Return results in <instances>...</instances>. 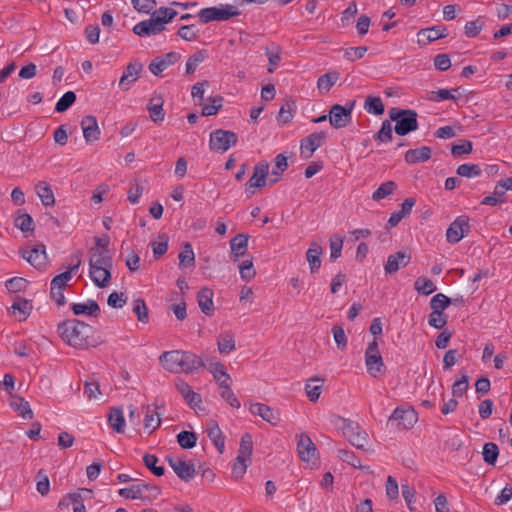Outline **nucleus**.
<instances>
[{
  "label": "nucleus",
  "mask_w": 512,
  "mask_h": 512,
  "mask_svg": "<svg viewBox=\"0 0 512 512\" xmlns=\"http://www.w3.org/2000/svg\"><path fill=\"white\" fill-rule=\"evenodd\" d=\"M57 331L62 340L74 348L87 349L101 343L93 336L94 328L78 319H67L60 322Z\"/></svg>",
  "instance_id": "nucleus-1"
},
{
  "label": "nucleus",
  "mask_w": 512,
  "mask_h": 512,
  "mask_svg": "<svg viewBox=\"0 0 512 512\" xmlns=\"http://www.w3.org/2000/svg\"><path fill=\"white\" fill-rule=\"evenodd\" d=\"M159 360L162 367L171 373H193L205 366L202 358L190 351H166Z\"/></svg>",
  "instance_id": "nucleus-2"
},
{
  "label": "nucleus",
  "mask_w": 512,
  "mask_h": 512,
  "mask_svg": "<svg viewBox=\"0 0 512 512\" xmlns=\"http://www.w3.org/2000/svg\"><path fill=\"white\" fill-rule=\"evenodd\" d=\"M391 121H395V133L399 136H405L418 129L417 112L412 109H399L393 107L388 111Z\"/></svg>",
  "instance_id": "nucleus-3"
},
{
  "label": "nucleus",
  "mask_w": 512,
  "mask_h": 512,
  "mask_svg": "<svg viewBox=\"0 0 512 512\" xmlns=\"http://www.w3.org/2000/svg\"><path fill=\"white\" fill-rule=\"evenodd\" d=\"M342 430L344 437L357 449L364 450L368 444V434L360 425L350 419L338 417L336 423Z\"/></svg>",
  "instance_id": "nucleus-4"
},
{
  "label": "nucleus",
  "mask_w": 512,
  "mask_h": 512,
  "mask_svg": "<svg viewBox=\"0 0 512 512\" xmlns=\"http://www.w3.org/2000/svg\"><path fill=\"white\" fill-rule=\"evenodd\" d=\"M238 15H240L238 8L230 4L220 5L219 7H208L201 9L198 12V17L202 23L226 21L231 17Z\"/></svg>",
  "instance_id": "nucleus-5"
},
{
  "label": "nucleus",
  "mask_w": 512,
  "mask_h": 512,
  "mask_svg": "<svg viewBox=\"0 0 512 512\" xmlns=\"http://www.w3.org/2000/svg\"><path fill=\"white\" fill-rule=\"evenodd\" d=\"M238 136L233 131L217 129L210 134L209 147L212 151L224 153L235 146Z\"/></svg>",
  "instance_id": "nucleus-6"
},
{
  "label": "nucleus",
  "mask_w": 512,
  "mask_h": 512,
  "mask_svg": "<svg viewBox=\"0 0 512 512\" xmlns=\"http://www.w3.org/2000/svg\"><path fill=\"white\" fill-rule=\"evenodd\" d=\"M365 364L367 372L374 378L384 373L385 365L376 339L370 342L366 348Z\"/></svg>",
  "instance_id": "nucleus-7"
},
{
  "label": "nucleus",
  "mask_w": 512,
  "mask_h": 512,
  "mask_svg": "<svg viewBox=\"0 0 512 512\" xmlns=\"http://www.w3.org/2000/svg\"><path fill=\"white\" fill-rule=\"evenodd\" d=\"M355 101L348 102L346 106L335 104L329 111L330 125L336 129H341L347 126L352 119V111Z\"/></svg>",
  "instance_id": "nucleus-8"
},
{
  "label": "nucleus",
  "mask_w": 512,
  "mask_h": 512,
  "mask_svg": "<svg viewBox=\"0 0 512 512\" xmlns=\"http://www.w3.org/2000/svg\"><path fill=\"white\" fill-rule=\"evenodd\" d=\"M470 232L469 217L461 215L457 217L446 231V239L451 244H456Z\"/></svg>",
  "instance_id": "nucleus-9"
},
{
  "label": "nucleus",
  "mask_w": 512,
  "mask_h": 512,
  "mask_svg": "<svg viewBox=\"0 0 512 512\" xmlns=\"http://www.w3.org/2000/svg\"><path fill=\"white\" fill-rule=\"evenodd\" d=\"M388 422L392 425L396 424L399 429H409L417 422V414L413 408L397 407Z\"/></svg>",
  "instance_id": "nucleus-10"
},
{
  "label": "nucleus",
  "mask_w": 512,
  "mask_h": 512,
  "mask_svg": "<svg viewBox=\"0 0 512 512\" xmlns=\"http://www.w3.org/2000/svg\"><path fill=\"white\" fill-rule=\"evenodd\" d=\"M167 461L175 474L183 481L188 482L195 476V465L180 458L167 456Z\"/></svg>",
  "instance_id": "nucleus-11"
},
{
  "label": "nucleus",
  "mask_w": 512,
  "mask_h": 512,
  "mask_svg": "<svg viewBox=\"0 0 512 512\" xmlns=\"http://www.w3.org/2000/svg\"><path fill=\"white\" fill-rule=\"evenodd\" d=\"M325 132H314L301 141L300 149L305 158H310L313 153L325 142Z\"/></svg>",
  "instance_id": "nucleus-12"
},
{
  "label": "nucleus",
  "mask_w": 512,
  "mask_h": 512,
  "mask_svg": "<svg viewBox=\"0 0 512 512\" xmlns=\"http://www.w3.org/2000/svg\"><path fill=\"white\" fill-rule=\"evenodd\" d=\"M20 254L37 269H42L47 264V255L44 245H37L31 250H20Z\"/></svg>",
  "instance_id": "nucleus-13"
},
{
  "label": "nucleus",
  "mask_w": 512,
  "mask_h": 512,
  "mask_svg": "<svg viewBox=\"0 0 512 512\" xmlns=\"http://www.w3.org/2000/svg\"><path fill=\"white\" fill-rule=\"evenodd\" d=\"M142 69L143 65L139 62L129 63L119 80V88L122 91H128L131 85L139 79Z\"/></svg>",
  "instance_id": "nucleus-14"
},
{
  "label": "nucleus",
  "mask_w": 512,
  "mask_h": 512,
  "mask_svg": "<svg viewBox=\"0 0 512 512\" xmlns=\"http://www.w3.org/2000/svg\"><path fill=\"white\" fill-rule=\"evenodd\" d=\"M447 35L448 30L444 25H435L429 28H424L417 33L418 43L421 45H427L430 42L445 38Z\"/></svg>",
  "instance_id": "nucleus-15"
},
{
  "label": "nucleus",
  "mask_w": 512,
  "mask_h": 512,
  "mask_svg": "<svg viewBox=\"0 0 512 512\" xmlns=\"http://www.w3.org/2000/svg\"><path fill=\"white\" fill-rule=\"evenodd\" d=\"M133 33L139 37H150L162 33L164 30L160 26V22L154 17H150L147 20H143L132 29Z\"/></svg>",
  "instance_id": "nucleus-16"
},
{
  "label": "nucleus",
  "mask_w": 512,
  "mask_h": 512,
  "mask_svg": "<svg viewBox=\"0 0 512 512\" xmlns=\"http://www.w3.org/2000/svg\"><path fill=\"white\" fill-rule=\"evenodd\" d=\"M112 268V255L110 250H100L98 248L89 249V269L93 268Z\"/></svg>",
  "instance_id": "nucleus-17"
},
{
  "label": "nucleus",
  "mask_w": 512,
  "mask_h": 512,
  "mask_svg": "<svg viewBox=\"0 0 512 512\" xmlns=\"http://www.w3.org/2000/svg\"><path fill=\"white\" fill-rule=\"evenodd\" d=\"M180 59V54L177 52L166 53L163 57L154 58L149 64L150 72L159 76L169 66L175 64Z\"/></svg>",
  "instance_id": "nucleus-18"
},
{
  "label": "nucleus",
  "mask_w": 512,
  "mask_h": 512,
  "mask_svg": "<svg viewBox=\"0 0 512 512\" xmlns=\"http://www.w3.org/2000/svg\"><path fill=\"white\" fill-rule=\"evenodd\" d=\"M411 260V255L404 251H398L388 256L387 261L384 265L386 274H394L400 268L406 267Z\"/></svg>",
  "instance_id": "nucleus-19"
},
{
  "label": "nucleus",
  "mask_w": 512,
  "mask_h": 512,
  "mask_svg": "<svg viewBox=\"0 0 512 512\" xmlns=\"http://www.w3.org/2000/svg\"><path fill=\"white\" fill-rule=\"evenodd\" d=\"M250 412L253 415L260 416L264 421L276 426L280 422V413L268 405L254 403L250 405Z\"/></svg>",
  "instance_id": "nucleus-20"
},
{
  "label": "nucleus",
  "mask_w": 512,
  "mask_h": 512,
  "mask_svg": "<svg viewBox=\"0 0 512 512\" xmlns=\"http://www.w3.org/2000/svg\"><path fill=\"white\" fill-rule=\"evenodd\" d=\"M176 389L181 393L186 403L193 409L200 406L202 399L201 396L194 392L190 385L181 378H176L175 381Z\"/></svg>",
  "instance_id": "nucleus-21"
},
{
  "label": "nucleus",
  "mask_w": 512,
  "mask_h": 512,
  "mask_svg": "<svg viewBox=\"0 0 512 512\" xmlns=\"http://www.w3.org/2000/svg\"><path fill=\"white\" fill-rule=\"evenodd\" d=\"M81 127L84 139L87 143H91L99 139L100 129L95 116L87 115L83 117Z\"/></svg>",
  "instance_id": "nucleus-22"
},
{
  "label": "nucleus",
  "mask_w": 512,
  "mask_h": 512,
  "mask_svg": "<svg viewBox=\"0 0 512 512\" xmlns=\"http://www.w3.org/2000/svg\"><path fill=\"white\" fill-rule=\"evenodd\" d=\"M163 104L164 100L160 94L153 95L147 104L149 117L155 124H159L164 121L165 112L163 110Z\"/></svg>",
  "instance_id": "nucleus-23"
},
{
  "label": "nucleus",
  "mask_w": 512,
  "mask_h": 512,
  "mask_svg": "<svg viewBox=\"0 0 512 512\" xmlns=\"http://www.w3.org/2000/svg\"><path fill=\"white\" fill-rule=\"evenodd\" d=\"M269 171V164L262 162L254 167V173L246 183L247 190L250 188H262L266 185V178Z\"/></svg>",
  "instance_id": "nucleus-24"
},
{
  "label": "nucleus",
  "mask_w": 512,
  "mask_h": 512,
  "mask_svg": "<svg viewBox=\"0 0 512 512\" xmlns=\"http://www.w3.org/2000/svg\"><path fill=\"white\" fill-rule=\"evenodd\" d=\"M316 446L307 434H301L297 442V451L301 460L309 462L315 457Z\"/></svg>",
  "instance_id": "nucleus-25"
},
{
  "label": "nucleus",
  "mask_w": 512,
  "mask_h": 512,
  "mask_svg": "<svg viewBox=\"0 0 512 512\" xmlns=\"http://www.w3.org/2000/svg\"><path fill=\"white\" fill-rule=\"evenodd\" d=\"M249 236L244 233H239L230 240L231 259L238 261L241 256H244L248 248Z\"/></svg>",
  "instance_id": "nucleus-26"
},
{
  "label": "nucleus",
  "mask_w": 512,
  "mask_h": 512,
  "mask_svg": "<svg viewBox=\"0 0 512 512\" xmlns=\"http://www.w3.org/2000/svg\"><path fill=\"white\" fill-rule=\"evenodd\" d=\"M214 292L210 288H202L197 294V302L201 311L210 316L214 312V303H213Z\"/></svg>",
  "instance_id": "nucleus-27"
},
{
  "label": "nucleus",
  "mask_w": 512,
  "mask_h": 512,
  "mask_svg": "<svg viewBox=\"0 0 512 512\" xmlns=\"http://www.w3.org/2000/svg\"><path fill=\"white\" fill-rule=\"evenodd\" d=\"M431 148L428 146H422L417 149H410L405 153V161L408 164H416L426 162L431 158Z\"/></svg>",
  "instance_id": "nucleus-28"
},
{
  "label": "nucleus",
  "mask_w": 512,
  "mask_h": 512,
  "mask_svg": "<svg viewBox=\"0 0 512 512\" xmlns=\"http://www.w3.org/2000/svg\"><path fill=\"white\" fill-rule=\"evenodd\" d=\"M324 379L320 377H311L305 384V392L309 400L315 403L323 390Z\"/></svg>",
  "instance_id": "nucleus-29"
},
{
  "label": "nucleus",
  "mask_w": 512,
  "mask_h": 512,
  "mask_svg": "<svg viewBox=\"0 0 512 512\" xmlns=\"http://www.w3.org/2000/svg\"><path fill=\"white\" fill-rule=\"evenodd\" d=\"M10 407L17 412L23 419H32L34 414L30 408L29 403L20 396H12L10 400Z\"/></svg>",
  "instance_id": "nucleus-30"
},
{
  "label": "nucleus",
  "mask_w": 512,
  "mask_h": 512,
  "mask_svg": "<svg viewBox=\"0 0 512 512\" xmlns=\"http://www.w3.org/2000/svg\"><path fill=\"white\" fill-rule=\"evenodd\" d=\"M75 315L85 314L88 316L98 317L100 314V307L95 300H87L85 303H75L71 307Z\"/></svg>",
  "instance_id": "nucleus-31"
},
{
  "label": "nucleus",
  "mask_w": 512,
  "mask_h": 512,
  "mask_svg": "<svg viewBox=\"0 0 512 512\" xmlns=\"http://www.w3.org/2000/svg\"><path fill=\"white\" fill-rule=\"evenodd\" d=\"M340 73L336 70L321 75L317 80V89L320 94H327L332 86L338 81Z\"/></svg>",
  "instance_id": "nucleus-32"
},
{
  "label": "nucleus",
  "mask_w": 512,
  "mask_h": 512,
  "mask_svg": "<svg viewBox=\"0 0 512 512\" xmlns=\"http://www.w3.org/2000/svg\"><path fill=\"white\" fill-rule=\"evenodd\" d=\"M35 191L44 206L51 207L55 204L52 188L47 182H38L35 186Z\"/></svg>",
  "instance_id": "nucleus-33"
},
{
  "label": "nucleus",
  "mask_w": 512,
  "mask_h": 512,
  "mask_svg": "<svg viewBox=\"0 0 512 512\" xmlns=\"http://www.w3.org/2000/svg\"><path fill=\"white\" fill-rule=\"evenodd\" d=\"M111 268H93L89 269V276L94 284L99 288L108 286L111 280Z\"/></svg>",
  "instance_id": "nucleus-34"
},
{
  "label": "nucleus",
  "mask_w": 512,
  "mask_h": 512,
  "mask_svg": "<svg viewBox=\"0 0 512 512\" xmlns=\"http://www.w3.org/2000/svg\"><path fill=\"white\" fill-rule=\"evenodd\" d=\"M207 435L209 439L214 443L218 452L222 454L225 448V440L222 431L216 422L211 421L209 423V426L207 428Z\"/></svg>",
  "instance_id": "nucleus-35"
},
{
  "label": "nucleus",
  "mask_w": 512,
  "mask_h": 512,
  "mask_svg": "<svg viewBox=\"0 0 512 512\" xmlns=\"http://www.w3.org/2000/svg\"><path fill=\"white\" fill-rule=\"evenodd\" d=\"M145 488L144 483L132 485L130 487L121 488L118 491V494L121 497H124L126 499H140V500H146L149 499V496L145 494Z\"/></svg>",
  "instance_id": "nucleus-36"
},
{
  "label": "nucleus",
  "mask_w": 512,
  "mask_h": 512,
  "mask_svg": "<svg viewBox=\"0 0 512 512\" xmlns=\"http://www.w3.org/2000/svg\"><path fill=\"white\" fill-rule=\"evenodd\" d=\"M322 248L320 245L313 243L306 252V259L310 266L312 274L316 273L321 266Z\"/></svg>",
  "instance_id": "nucleus-37"
},
{
  "label": "nucleus",
  "mask_w": 512,
  "mask_h": 512,
  "mask_svg": "<svg viewBox=\"0 0 512 512\" xmlns=\"http://www.w3.org/2000/svg\"><path fill=\"white\" fill-rule=\"evenodd\" d=\"M161 424L160 415L156 412L155 408L148 405L146 406V412L144 417V428L152 433L155 431Z\"/></svg>",
  "instance_id": "nucleus-38"
},
{
  "label": "nucleus",
  "mask_w": 512,
  "mask_h": 512,
  "mask_svg": "<svg viewBox=\"0 0 512 512\" xmlns=\"http://www.w3.org/2000/svg\"><path fill=\"white\" fill-rule=\"evenodd\" d=\"M108 423L117 433H123L125 428V419L122 409L112 408L108 415Z\"/></svg>",
  "instance_id": "nucleus-39"
},
{
  "label": "nucleus",
  "mask_w": 512,
  "mask_h": 512,
  "mask_svg": "<svg viewBox=\"0 0 512 512\" xmlns=\"http://www.w3.org/2000/svg\"><path fill=\"white\" fill-rule=\"evenodd\" d=\"M206 58H208V51L205 49L198 50L189 56L186 61V73L189 75L193 74L196 71L198 65L202 63Z\"/></svg>",
  "instance_id": "nucleus-40"
},
{
  "label": "nucleus",
  "mask_w": 512,
  "mask_h": 512,
  "mask_svg": "<svg viewBox=\"0 0 512 512\" xmlns=\"http://www.w3.org/2000/svg\"><path fill=\"white\" fill-rule=\"evenodd\" d=\"M220 396L233 408H240L241 404L234 392L231 389L230 383L224 382L220 383Z\"/></svg>",
  "instance_id": "nucleus-41"
},
{
  "label": "nucleus",
  "mask_w": 512,
  "mask_h": 512,
  "mask_svg": "<svg viewBox=\"0 0 512 512\" xmlns=\"http://www.w3.org/2000/svg\"><path fill=\"white\" fill-rule=\"evenodd\" d=\"M177 15V11L168 7H160L152 13V17H154L157 21L160 22V26L163 30H165V25L172 21V19Z\"/></svg>",
  "instance_id": "nucleus-42"
},
{
  "label": "nucleus",
  "mask_w": 512,
  "mask_h": 512,
  "mask_svg": "<svg viewBox=\"0 0 512 512\" xmlns=\"http://www.w3.org/2000/svg\"><path fill=\"white\" fill-rule=\"evenodd\" d=\"M364 109L373 115H382L385 111L382 99L378 96H368L364 103Z\"/></svg>",
  "instance_id": "nucleus-43"
},
{
  "label": "nucleus",
  "mask_w": 512,
  "mask_h": 512,
  "mask_svg": "<svg viewBox=\"0 0 512 512\" xmlns=\"http://www.w3.org/2000/svg\"><path fill=\"white\" fill-rule=\"evenodd\" d=\"M179 267L186 268L194 266L195 264V255L192 248V245L186 242L183 246V250L179 253Z\"/></svg>",
  "instance_id": "nucleus-44"
},
{
  "label": "nucleus",
  "mask_w": 512,
  "mask_h": 512,
  "mask_svg": "<svg viewBox=\"0 0 512 512\" xmlns=\"http://www.w3.org/2000/svg\"><path fill=\"white\" fill-rule=\"evenodd\" d=\"M378 143H388L393 139V128L391 120H384L380 130L373 136Z\"/></svg>",
  "instance_id": "nucleus-45"
},
{
  "label": "nucleus",
  "mask_w": 512,
  "mask_h": 512,
  "mask_svg": "<svg viewBox=\"0 0 512 512\" xmlns=\"http://www.w3.org/2000/svg\"><path fill=\"white\" fill-rule=\"evenodd\" d=\"M397 189V184L394 181H386L382 183L372 194L374 201H380L389 195L393 194Z\"/></svg>",
  "instance_id": "nucleus-46"
},
{
  "label": "nucleus",
  "mask_w": 512,
  "mask_h": 512,
  "mask_svg": "<svg viewBox=\"0 0 512 512\" xmlns=\"http://www.w3.org/2000/svg\"><path fill=\"white\" fill-rule=\"evenodd\" d=\"M208 370L212 373L214 379L216 380L219 386L221 382H224V380H226V382H229L230 376L227 373V369L223 363L219 361L215 363H210Z\"/></svg>",
  "instance_id": "nucleus-47"
},
{
  "label": "nucleus",
  "mask_w": 512,
  "mask_h": 512,
  "mask_svg": "<svg viewBox=\"0 0 512 512\" xmlns=\"http://www.w3.org/2000/svg\"><path fill=\"white\" fill-rule=\"evenodd\" d=\"M414 289L421 295L428 296L436 291L437 287L432 280L419 277L414 282Z\"/></svg>",
  "instance_id": "nucleus-48"
},
{
  "label": "nucleus",
  "mask_w": 512,
  "mask_h": 512,
  "mask_svg": "<svg viewBox=\"0 0 512 512\" xmlns=\"http://www.w3.org/2000/svg\"><path fill=\"white\" fill-rule=\"evenodd\" d=\"M252 451H253L252 436L250 434L246 433L241 437L240 446H239L237 456L240 457V459L251 460Z\"/></svg>",
  "instance_id": "nucleus-49"
},
{
  "label": "nucleus",
  "mask_w": 512,
  "mask_h": 512,
  "mask_svg": "<svg viewBox=\"0 0 512 512\" xmlns=\"http://www.w3.org/2000/svg\"><path fill=\"white\" fill-rule=\"evenodd\" d=\"M482 455H483V460L487 464L495 465L498 455H499L498 446L492 442L485 443L483 446Z\"/></svg>",
  "instance_id": "nucleus-50"
},
{
  "label": "nucleus",
  "mask_w": 512,
  "mask_h": 512,
  "mask_svg": "<svg viewBox=\"0 0 512 512\" xmlns=\"http://www.w3.org/2000/svg\"><path fill=\"white\" fill-rule=\"evenodd\" d=\"M504 202H506V193L504 192V189H501L498 185H496L493 194L484 197L481 201V204L496 206Z\"/></svg>",
  "instance_id": "nucleus-51"
},
{
  "label": "nucleus",
  "mask_w": 512,
  "mask_h": 512,
  "mask_svg": "<svg viewBox=\"0 0 512 512\" xmlns=\"http://www.w3.org/2000/svg\"><path fill=\"white\" fill-rule=\"evenodd\" d=\"M133 312L136 314L138 321L144 324L149 322L148 308L142 298L133 301Z\"/></svg>",
  "instance_id": "nucleus-52"
},
{
  "label": "nucleus",
  "mask_w": 512,
  "mask_h": 512,
  "mask_svg": "<svg viewBox=\"0 0 512 512\" xmlns=\"http://www.w3.org/2000/svg\"><path fill=\"white\" fill-rule=\"evenodd\" d=\"M481 168L477 164L465 163L458 166L456 173L461 177L473 178L481 175Z\"/></svg>",
  "instance_id": "nucleus-53"
},
{
  "label": "nucleus",
  "mask_w": 512,
  "mask_h": 512,
  "mask_svg": "<svg viewBox=\"0 0 512 512\" xmlns=\"http://www.w3.org/2000/svg\"><path fill=\"white\" fill-rule=\"evenodd\" d=\"M218 350L221 354H228L235 350V340L232 335H220L217 340Z\"/></svg>",
  "instance_id": "nucleus-54"
},
{
  "label": "nucleus",
  "mask_w": 512,
  "mask_h": 512,
  "mask_svg": "<svg viewBox=\"0 0 512 512\" xmlns=\"http://www.w3.org/2000/svg\"><path fill=\"white\" fill-rule=\"evenodd\" d=\"M178 36L185 41H195L198 39L200 30L196 25H183L178 29Z\"/></svg>",
  "instance_id": "nucleus-55"
},
{
  "label": "nucleus",
  "mask_w": 512,
  "mask_h": 512,
  "mask_svg": "<svg viewBox=\"0 0 512 512\" xmlns=\"http://www.w3.org/2000/svg\"><path fill=\"white\" fill-rule=\"evenodd\" d=\"M177 442L183 449H191L196 445L197 435L190 431H181L177 435Z\"/></svg>",
  "instance_id": "nucleus-56"
},
{
  "label": "nucleus",
  "mask_w": 512,
  "mask_h": 512,
  "mask_svg": "<svg viewBox=\"0 0 512 512\" xmlns=\"http://www.w3.org/2000/svg\"><path fill=\"white\" fill-rule=\"evenodd\" d=\"M452 300L445 294L438 293L434 295L430 300V307L433 311H442L449 307Z\"/></svg>",
  "instance_id": "nucleus-57"
},
{
  "label": "nucleus",
  "mask_w": 512,
  "mask_h": 512,
  "mask_svg": "<svg viewBox=\"0 0 512 512\" xmlns=\"http://www.w3.org/2000/svg\"><path fill=\"white\" fill-rule=\"evenodd\" d=\"M75 101L76 94L73 91H67L56 103L55 111L58 113L65 112L74 104Z\"/></svg>",
  "instance_id": "nucleus-58"
},
{
  "label": "nucleus",
  "mask_w": 512,
  "mask_h": 512,
  "mask_svg": "<svg viewBox=\"0 0 512 512\" xmlns=\"http://www.w3.org/2000/svg\"><path fill=\"white\" fill-rule=\"evenodd\" d=\"M295 107L294 102H286L283 104L279 110L277 115V121L280 124H288L292 121L293 118V108Z\"/></svg>",
  "instance_id": "nucleus-59"
},
{
  "label": "nucleus",
  "mask_w": 512,
  "mask_h": 512,
  "mask_svg": "<svg viewBox=\"0 0 512 512\" xmlns=\"http://www.w3.org/2000/svg\"><path fill=\"white\" fill-rule=\"evenodd\" d=\"M448 322V316L442 311H433L428 317V324L436 329H442Z\"/></svg>",
  "instance_id": "nucleus-60"
},
{
  "label": "nucleus",
  "mask_w": 512,
  "mask_h": 512,
  "mask_svg": "<svg viewBox=\"0 0 512 512\" xmlns=\"http://www.w3.org/2000/svg\"><path fill=\"white\" fill-rule=\"evenodd\" d=\"M210 104H205L202 107V115L203 116H212L217 114V112L222 108L223 97L216 96L213 98H209Z\"/></svg>",
  "instance_id": "nucleus-61"
},
{
  "label": "nucleus",
  "mask_w": 512,
  "mask_h": 512,
  "mask_svg": "<svg viewBox=\"0 0 512 512\" xmlns=\"http://www.w3.org/2000/svg\"><path fill=\"white\" fill-rule=\"evenodd\" d=\"M14 225L24 233L33 231V219L27 213H19L15 218Z\"/></svg>",
  "instance_id": "nucleus-62"
},
{
  "label": "nucleus",
  "mask_w": 512,
  "mask_h": 512,
  "mask_svg": "<svg viewBox=\"0 0 512 512\" xmlns=\"http://www.w3.org/2000/svg\"><path fill=\"white\" fill-rule=\"evenodd\" d=\"M143 462L145 466L155 475V476H162L164 475V467L163 466H157L158 458L155 455L152 454H145L143 456Z\"/></svg>",
  "instance_id": "nucleus-63"
},
{
  "label": "nucleus",
  "mask_w": 512,
  "mask_h": 512,
  "mask_svg": "<svg viewBox=\"0 0 512 512\" xmlns=\"http://www.w3.org/2000/svg\"><path fill=\"white\" fill-rule=\"evenodd\" d=\"M84 395L89 400L97 399L99 395H101V391L99 388V383L94 379L91 378L87 380L84 384Z\"/></svg>",
  "instance_id": "nucleus-64"
}]
</instances>
